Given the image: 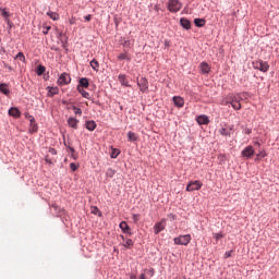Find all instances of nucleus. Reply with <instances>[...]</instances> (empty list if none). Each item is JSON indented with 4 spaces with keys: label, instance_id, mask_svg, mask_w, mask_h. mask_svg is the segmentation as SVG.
Instances as JSON below:
<instances>
[{
    "label": "nucleus",
    "instance_id": "393cba45",
    "mask_svg": "<svg viewBox=\"0 0 279 279\" xmlns=\"http://www.w3.org/2000/svg\"><path fill=\"white\" fill-rule=\"evenodd\" d=\"M28 132L29 134H36V132H38V123H36V120L29 123Z\"/></svg>",
    "mask_w": 279,
    "mask_h": 279
},
{
    "label": "nucleus",
    "instance_id": "79ce46f5",
    "mask_svg": "<svg viewBox=\"0 0 279 279\" xmlns=\"http://www.w3.org/2000/svg\"><path fill=\"white\" fill-rule=\"evenodd\" d=\"M147 274L150 278H154V275L156 274V270L154 268H150L147 270Z\"/></svg>",
    "mask_w": 279,
    "mask_h": 279
},
{
    "label": "nucleus",
    "instance_id": "6e6d98bb",
    "mask_svg": "<svg viewBox=\"0 0 279 279\" xmlns=\"http://www.w3.org/2000/svg\"><path fill=\"white\" fill-rule=\"evenodd\" d=\"M71 157L73 158V160L77 159V155H75V153H72Z\"/></svg>",
    "mask_w": 279,
    "mask_h": 279
},
{
    "label": "nucleus",
    "instance_id": "5701e85b",
    "mask_svg": "<svg viewBox=\"0 0 279 279\" xmlns=\"http://www.w3.org/2000/svg\"><path fill=\"white\" fill-rule=\"evenodd\" d=\"M0 93L5 95V97H10V88H8L7 83H0Z\"/></svg>",
    "mask_w": 279,
    "mask_h": 279
},
{
    "label": "nucleus",
    "instance_id": "ea45409f",
    "mask_svg": "<svg viewBox=\"0 0 279 279\" xmlns=\"http://www.w3.org/2000/svg\"><path fill=\"white\" fill-rule=\"evenodd\" d=\"M70 169H71V171H77V169H80V165H76L75 162H71Z\"/></svg>",
    "mask_w": 279,
    "mask_h": 279
},
{
    "label": "nucleus",
    "instance_id": "4be33fe9",
    "mask_svg": "<svg viewBox=\"0 0 279 279\" xmlns=\"http://www.w3.org/2000/svg\"><path fill=\"white\" fill-rule=\"evenodd\" d=\"M180 25L181 27H183V29H191V20L186 19V17H181L180 19Z\"/></svg>",
    "mask_w": 279,
    "mask_h": 279
},
{
    "label": "nucleus",
    "instance_id": "c85d7f7f",
    "mask_svg": "<svg viewBox=\"0 0 279 279\" xmlns=\"http://www.w3.org/2000/svg\"><path fill=\"white\" fill-rule=\"evenodd\" d=\"M122 245L126 250H132V247H134V241L132 239H126Z\"/></svg>",
    "mask_w": 279,
    "mask_h": 279
},
{
    "label": "nucleus",
    "instance_id": "09e8293b",
    "mask_svg": "<svg viewBox=\"0 0 279 279\" xmlns=\"http://www.w3.org/2000/svg\"><path fill=\"white\" fill-rule=\"evenodd\" d=\"M92 213L93 215H97V213H99V217H101V211H99V208L97 206L94 207V210Z\"/></svg>",
    "mask_w": 279,
    "mask_h": 279
},
{
    "label": "nucleus",
    "instance_id": "6e6552de",
    "mask_svg": "<svg viewBox=\"0 0 279 279\" xmlns=\"http://www.w3.org/2000/svg\"><path fill=\"white\" fill-rule=\"evenodd\" d=\"M165 228H167V219H161V221L157 222L154 226V233L155 234H160V232H162V230H165Z\"/></svg>",
    "mask_w": 279,
    "mask_h": 279
},
{
    "label": "nucleus",
    "instance_id": "864d4df0",
    "mask_svg": "<svg viewBox=\"0 0 279 279\" xmlns=\"http://www.w3.org/2000/svg\"><path fill=\"white\" fill-rule=\"evenodd\" d=\"M251 132H252V129H250V128L244 129V134H250Z\"/></svg>",
    "mask_w": 279,
    "mask_h": 279
},
{
    "label": "nucleus",
    "instance_id": "37998d69",
    "mask_svg": "<svg viewBox=\"0 0 279 279\" xmlns=\"http://www.w3.org/2000/svg\"><path fill=\"white\" fill-rule=\"evenodd\" d=\"M48 151H49V154H51L52 156H57V155H58V150H56V148H53V147H50V148L48 149Z\"/></svg>",
    "mask_w": 279,
    "mask_h": 279
},
{
    "label": "nucleus",
    "instance_id": "a19ab883",
    "mask_svg": "<svg viewBox=\"0 0 279 279\" xmlns=\"http://www.w3.org/2000/svg\"><path fill=\"white\" fill-rule=\"evenodd\" d=\"M214 239H216V241H220V239H223V233H215Z\"/></svg>",
    "mask_w": 279,
    "mask_h": 279
},
{
    "label": "nucleus",
    "instance_id": "c9c22d12",
    "mask_svg": "<svg viewBox=\"0 0 279 279\" xmlns=\"http://www.w3.org/2000/svg\"><path fill=\"white\" fill-rule=\"evenodd\" d=\"M14 60H20V62H25V54L23 52H19Z\"/></svg>",
    "mask_w": 279,
    "mask_h": 279
},
{
    "label": "nucleus",
    "instance_id": "603ef678",
    "mask_svg": "<svg viewBox=\"0 0 279 279\" xmlns=\"http://www.w3.org/2000/svg\"><path fill=\"white\" fill-rule=\"evenodd\" d=\"M64 36H66V35L64 33L60 32L58 34L57 38H59V40H60V38H64Z\"/></svg>",
    "mask_w": 279,
    "mask_h": 279
},
{
    "label": "nucleus",
    "instance_id": "aec40b11",
    "mask_svg": "<svg viewBox=\"0 0 279 279\" xmlns=\"http://www.w3.org/2000/svg\"><path fill=\"white\" fill-rule=\"evenodd\" d=\"M47 90H48L47 97H56V95H59L60 93V88H58V86H54V87L48 86Z\"/></svg>",
    "mask_w": 279,
    "mask_h": 279
},
{
    "label": "nucleus",
    "instance_id": "e433bc0d",
    "mask_svg": "<svg viewBox=\"0 0 279 279\" xmlns=\"http://www.w3.org/2000/svg\"><path fill=\"white\" fill-rule=\"evenodd\" d=\"M25 119H28L29 123H34L36 121V118L34 116L29 114V112L24 113Z\"/></svg>",
    "mask_w": 279,
    "mask_h": 279
},
{
    "label": "nucleus",
    "instance_id": "8fccbe9b",
    "mask_svg": "<svg viewBox=\"0 0 279 279\" xmlns=\"http://www.w3.org/2000/svg\"><path fill=\"white\" fill-rule=\"evenodd\" d=\"M114 25H116V29L119 27V23H121V20L118 17L113 19Z\"/></svg>",
    "mask_w": 279,
    "mask_h": 279
},
{
    "label": "nucleus",
    "instance_id": "a18cd8bd",
    "mask_svg": "<svg viewBox=\"0 0 279 279\" xmlns=\"http://www.w3.org/2000/svg\"><path fill=\"white\" fill-rule=\"evenodd\" d=\"M49 29H51V26H44V31H43L44 36H47V34H49Z\"/></svg>",
    "mask_w": 279,
    "mask_h": 279
},
{
    "label": "nucleus",
    "instance_id": "e2e57ef3",
    "mask_svg": "<svg viewBox=\"0 0 279 279\" xmlns=\"http://www.w3.org/2000/svg\"><path fill=\"white\" fill-rule=\"evenodd\" d=\"M262 159H263L262 157H258V155H256L255 160H262Z\"/></svg>",
    "mask_w": 279,
    "mask_h": 279
},
{
    "label": "nucleus",
    "instance_id": "b1692460",
    "mask_svg": "<svg viewBox=\"0 0 279 279\" xmlns=\"http://www.w3.org/2000/svg\"><path fill=\"white\" fill-rule=\"evenodd\" d=\"M77 86H80V88H88V86H90V82L88 81V78L82 77L78 80Z\"/></svg>",
    "mask_w": 279,
    "mask_h": 279
},
{
    "label": "nucleus",
    "instance_id": "bf43d9fd",
    "mask_svg": "<svg viewBox=\"0 0 279 279\" xmlns=\"http://www.w3.org/2000/svg\"><path fill=\"white\" fill-rule=\"evenodd\" d=\"M140 279H147V278L145 277V274H141Z\"/></svg>",
    "mask_w": 279,
    "mask_h": 279
},
{
    "label": "nucleus",
    "instance_id": "20e7f679",
    "mask_svg": "<svg viewBox=\"0 0 279 279\" xmlns=\"http://www.w3.org/2000/svg\"><path fill=\"white\" fill-rule=\"evenodd\" d=\"M204 186V183L199 180L190 181L186 185L187 193H193V191H199Z\"/></svg>",
    "mask_w": 279,
    "mask_h": 279
},
{
    "label": "nucleus",
    "instance_id": "774afa93",
    "mask_svg": "<svg viewBox=\"0 0 279 279\" xmlns=\"http://www.w3.org/2000/svg\"><path fill=\"white\" fill-rule=\"evenodd\" d=\"M64 147H70L69 144L66 142H64Z\"/></svg>",
    "mask_w": 279,
    "mask_h": 279
},
{
    "label": "nucleus",
    "instance_id": "2eb2a0df",
    "mask_svg": "<svg viewBox=\"0 0 279 279\" xmlns=\"http://www.w3.org/2000/svg\"><path fill=\"white\" fill-rule=\"evenodd\" d=\"M196 122L198 125H208L210 123V119L206 114L198 116L196 118Z\"/></svg>",
    "mask_w": 279,
    "mask_h": 279
},
{
    "label": "nucleus",
    "instance_id": "13d9d810",
    "mask_svg": "<svg viewBox=\"0 0 279 279\" xmlns=\"http://www.w3.org/2000/svg\"><path fill=\"white\" fill-rule=\"evenodd\" d=\"M122 241L125 243V241H128V239L125 238V235H120Z\"/></svg>",
    "mask_w": 279,
    "mask_h": 279
},
{
    "label": "nucleus",
    "instance_id": "6ab92c4d",
    "mask_svg": "<svg viewBox=\"0 0 279 279\" xmlns=\"http://www.w3.org/2000/svg\"><path fill=\"white\" fill-rule=\"evenodd\" d=\"M85 128L88 130V132H95L97 129V122H95V120H87L85 122Z\"/></svg>",
    "mask_w": 279,
    "mask_h": 279
},
{
    "label": "nucleus",
    "instance_id": "4c0bfd02",
    "mask_svg": "<svg viewBox=\"0 0 279 279\" xmlns=\"http://www.w3.org/2000/svg\"><path fill=\"white\" fill-rule=\"evenodd\" d=\"M72 110L74 111L75 114H78V117H82V109L76 106H72Z\"/></svg>",
    "mask_w": 279,
    "mask_h": 279
},
{
    "label": "nucleus",
    "instance_id": "f3484780",
    "mask_svg": "<svg viewBox=\"0 0 279 279\" xmlns=\"http://www.w3.org/2000/svg\"><path fill=\"white\" fill-rule=\"evenodd\" d=\"M172 101L175 108H184V98H182L181 96H174L172 98Z\"/></svg>",
    "mask_w": 279,
    "mask_h": 279
},
{
    "label": "nucleus",
    "instance_id": "58836bf2",
    "mask_svg": "<svg viewBox=\"0 0 279 279\" xmlns=\"http://www.w3.org/2000/svg\"><path fill=\"white\" fill-rule=\"evenodd\" d=\"M122 45L130 49V47H132V41L130 39L124 38Z\"/></svg>",
    "mask_w": 279,
    "mask_h": 279
},
{
    "label": "nucleus",
    "instance_id": "473e14b6",
    "mask_svg": "<svg viewBox=\"0 0 279 279\" xmlns=\"http://www.w3.org/2000/svg\"><path fill=\"white\" fill-rule=\"evenodd\" d=\"M62 49H66L69 47V37L64 36V38H60Z\"/></svg>",
    "mask_w": 279,
    "mask_h": 279
},
{
    "label": "nucleus",
    "instance_id": "2f4dec72",
    "mask_svg": "<svg viewBox=\"0 0 279 279\" xmlns=\"http://www.w3.org/2000/svg\"><path fill=\"white\" fill-rule=\"evenodd\" d=\"M118 60H126L128 62H130L132 60V57H130V54H128V52H124V53H120L118 56Z\"/></svg>",
    "mask_w": 279,
    "mask_h": 279
},
{
    "label": "nucleus",
    "instance_id": "f8f14e48",
    "mask_svg": "<svg viewBox=\"0 0 279 279\" xmlns=\"http://www.w3.org/2000/svg\"><path fill=\"white\" fill-rule=\"evenodd\" d=\"M0 15L4 19L5 23L12 27V21H10V12L7 8L0 7Z\"/></svg>",
    "mask_w": 279,
    "mask_h": 279
},
{
    "label": "nucleus",
    "instance_id": "0eeeda50",
    "mask_svg": "<svg viewBox=\"0 0 279 279\" xmlns=\"http://www.w3.org/2000/svg\"><path fill=\"white\" fill-rule=\"evenodd\" d=\"M59 86H66V84H71V75L64 72L58 78Z\"/></svg>",
    "mask_w": 279,
    "mask_h": 279
},
{
    "label": "nucleus",
    "instance_id": "a211bd4d",
    "mask_svg": "<svg viewBox=\"0 0 279 279\" xmlns=\"http://www.w3.org/2000/svg\"><path fill=\"white\" fill-rule=\"evenodd\" d=\"M199 69L203 75H208V73H210V65H208L206 61L201 62Z\"/></svg>",
    "mask_w": 279,
    "mask_h": 279
},
{
    "label": "nucleus",
    "instance_id": "dca6fc26",
    "mask_svg": "<svg viewBox=\"0 0 279 279\" xmlns=\"http://www.w3.org/2000/svg\"><path fill=\"white\" fill-rule=\"evenodd\" d=\"M68 125H69V128H72V130H77V128L80 125V120H77L74 117H70L68 119Z\"/></svg>",
    "mask_w": 279,
    "mask_h": 279
},
{
    "label": "nucleus",
    "instance_id": "9d476101",
    "mask_svg": "<svg viewBox=\"0 0 279 279\" xmlns=\"http://www.w3.org/2000/svg\"><path fill=\"white\" fill-rule=\"evenodd\" d=\"M255 150H254V146L250 145L246 146L242 151H241V156L243 158H252V156H254Z\"/></svg>",
    "mask_w": 279,
    "mask_h": 279
},
{
    "label": "nucleus",
    "instance_id": "4468645a",
    "mask_svg": "<svg viewBox=\"0 0 279 279\" xmlns=\"http://www.w3.org/2000/svg\"><path fill=\"white\" fill-rule=\"evenodd\" d=\"M9 117H13V119H21V109L17 107H11L8 111Z\"/></svg>",
    "mask_w": 279,
    "mask_h": 279
},
{
    "label": "nucleus",
    "instance_id": "0e129e2a",
    "mask_svg": "<svg viewBox=\"0 0 279 279\" xmlns=\"http://www.w3.org/2000/svg\"><path fill=\"white\" fill-rule=\"evenodd\" d=\"M130 279H136L135 275H131Z\"/></svg>",
    "mask_w": 279,
    "mask_h": 279
},
{
    "label": "nucleus",
    "instance_id": "de8ad7c7",
    "mask_svg": "<svg viewBox=\"0 0 279 279\" xmlns=\"http://www.w3.org/2000/svg\"><path fill=\"white\" fill-rule=\"evenodd\" d=\"M232 252H234V251H228V252H226L225 253V258H231L232 257Z\"/></svg>",
    "mask_w": 279,
    "mask_h": 279
},
{
    "label": "nucleus",
    "instance_id": "c756f323",
    "mask_svg": "<svg viewBox=\"0 0 279 279\" xmlns=\"http://www.w3.org/2000/svg\"><path fill=\"white\" fill-rule=\"evenodd\" d=\"M93 71H96V73L99 71V61H97V59H93L90 62H89Z\"/></svg>",
    "mask_w": 279,
    "mask_h": 279
},
{
    "label": "nucleus",
    "instance_id": "a878e982",
    "mask_svg": "<svg viewBox=\"0 0 279 279\" xmlns=\"http://www.w3.org/2000/svg\"><path fill=\"white\" fill-rule=\"evenodd\" d=\"M194 25H195V27H205L206 20L196 17V19H194Z\"/></svg>",
    "mask_w": 279,
    "mask_h": 279
},
{
    "label": "nucleus",
    "instance_id": "3c124183",
    "mask_svg": "<svg viewBox=\"0 0 279 279\" xmlns=\"http://www.w3.org/2000/svg\"><path fill=\"white\" fill-rule=\"evenodd\" d=\"M84 20L90 22L93 20V15L88 14L84 16Z\"/></svg>",
    "mask_w": 279,
    "mask_h": 279
},
{
    "label": "nucleus",
    "instance_id": "412c9836",
    "mask_svg": "<svg viewBox=\"0 0 279 279\" xmlns=\"http://www.w3.org/2000/svg\"><path fill=\"white\" fill-rule=\"evenodd\" d=\"M76 90L84 97V99H88L89 101H93V97H90V94L84 89V87L76 86Z\"/></svg>",
    "mask_w": 279,
    "mask_h": 279
},
{
    "label": "nucleus",
    "instance_id": "f03ea898",
    "mask_svg": "<svg viewBox=\"0 0 279 279\" xmlns=\"http://www.w3.org/2000/svg\"><path fill=\"white\" fill-rule=\"evenodd\" d=\"M182 7L183 4L180 0H168L167 9L173 14L180 12L182 10Z\"/></svg>",
    "mask_w": 279,
    "mask_h": 279
},
{
    "label": "nucleus",
    "instance_id": "f704fd0d",
    "mask_svg": "<svg viewBox=\"0 0 279 279\" xmlns=\"http://www.w3.org/2000/svg\"><path fill=\"white\" fill-rule=\"evenodd\" d=\"M119 154H121V150L119 148H112L110 158H119Z\"/></svg>",
    "mask_w": 279,
    "mask_h": 279
},
{
    "label": "nucleus",
    "instance_id": "72a5a7b5",
    "mask_svg": "<svg viewBox=\"0 0 279 279\" xmlns=\"http://www.w3.org/2000/svg\"><path fill=\"white\" fill-rule=\"evenodd\" d=\"M117 174V170L112 169V168H109L107 169L106 171V177L107 178H114V175Z\"/></svg>",
    "mask_w": 279,
    "mask_h": 279
},
{
    "label": "nucleus",
    "instance_id": "9b49d317",
    "mask_svg": "<svg viewBox=\"0 0 279 279\" xmlns=\"http://www.w3.org/2000/svg\"><path fill=\"white\" fill-rule=\"evenodd\" d=\"M119 228L123 232V234H128L129 236H132V234H134V232H132V228H130V226L125 221H121Z\"/></svg>",
    "mask_w": 279,
    "mask_h": 279
},
{
    "label": "nucleus",
    "instance_id": "ddd939ff",
    "mask_svg": "<svg viewBox=\"0 0 279 279\" xmlns=\"http://www.w3.org/2000/svg\"><path fill=\"white\" fill-rule=\"evenodd\" d=\"M118 82H120L121 86H124V88H132V85L128 82V75L125 74L118 75Z\"/></svg>",
    "mask_w": 279,
    "mask_h": 279
},
{
    "label": "nucleus",
    "instance_id": "5fc2aeb1",
    "mask_svg": "<svg viewBox=\"0 0 279 279\" xmlns=\"http://www.w3.org/2000/svg\"><path fill=\"white\" fill-rule=\"evenodd\" d=\"M69 151H71V154H75V148L68 146Z\"/></svg>",
    "mask_w": 279,
    "mask_h": 279
},
{
    "label": "nucleus",
    "instance_id": "39448f33",
    "mask_svg": "<svg viewBox=\"0 0 279 279\" xmlns=\"http://www.w3.org/2000/svg\"><path fill=\"white\" fill-rule=\"evenodd\" d=\"M174 245H189L191 243V234L179 235L173 239Z\"/></svg>",
    "mask_w": 279,
    "mask_h": 279
},
{
    "label": "nucleus",
    "instance_id": "423d86ee",
    "mask_svg": "<svg viewBox=\"0 0 279 279\" xmlns=\"http://www.w3.org/2000/svg\"><path fill=\"white\" fill-rule=\"evenodd\" d=\"M136 82L141 93H147V90H149V81H147V77H137Z\"/></svg>",
    "mask_w": 279,
    "mask_h": 279
},
{
    "label": "nucleus",
    "instance_id": "338daca9",
    "mask_svg": "<svg viewBox=\"0 0 279 279\" xmlns=\"http://www.w3.org/2000/svg\"><path fill=\"white\" fill-rule=\"evenodd\" d=\"M54 210H58V205H52Z\"/></svg>",
    "mask_w": 279,
    "mask_h": 279
},
{
    "label": "nucleus",
    "instance_id": "4d7b16f0",
    "mask_svg": "<svg viewBox=\"0 0 279 279\" xmlns=\"http://www.w3.org/2000/svg\"><path fill=\"white\" fill-rule=\"evenodd\" d=\"M5 69H8L9 71H12V66L8 65L7 63H4Z\"/></svg>",
    "mask_w": 279,
    "mask_h": 279
},
{
    "label": "nucleus",
    "instance_id": "69168bd1",
    "mask_svg": "<svg viewBox=\"0 0 279 279\" xmlns=\"http://www.w3.org/2000/svg\"><path fill=\"white\" fill-rule=\"evenodd\" d=\"M63 49H64L65 53H69V47L63 48Z\"/></svg>",
    "mask_w": 279,
    "mask_h": 279
},
{
    "label": "nucleus",
    "instance_id": "7ed1b4c3",
    "mask_svg": "<svg viewBox=\"0 0 279 279\" xmlns=\"http://www.w3.org/2000/svg\"><path fill=\"white\" fill-rule=\"evenodd\" d=\"M253 69L262 73H267V71H269V63L259 59L253 62Z\"/></svg>",
    "mask_w": 279,
    "mask_h": 279
},
{
    "label": "nucleus",
    "instance_id": "cd10ccee",
    "mask_svg": "<svg viewBox=\"0 0 279 279\" xmlns=\"http://www.w3.org/2000/svg\"><path fill=\"white\" fill-rule=\"evenodd\" d=\"M47 16H49V19H51L52 21H59L60 20V14L49 10L47 12Z\"/></svg>",
    "mask_w": 279,
    "mask_h": 279
},
{
    "label": "nucleus",
    "instance_id": "f257e3e1",
    "mask_svg": "<svg viewBox=\"0 0 279 279\" xmlns=\"http://www.w3.org/2000/svg\"><path fill=\"white\" fill-rule=\"evenodd\" d=\"M225 106H231L233 110H241V100L239 96H228V99L225 102Z\"/></svg>",
    "mask_w": 279,
    "mask_h": 279
},
{
    "label": "nucleus",
    "instance_id": "7c9ffc66",
    "mask_svg": "<svg viewBox=\"0 0 279 279\" xmlns=\"http://www.w3.org/2000/svg\"><path fill=\"white\" fill-rule=\"evenodd\" d=\"M45 71H47V68L45 65H43V64L37 65L36 74L38 76L43 75L45 73Z\"/></svg>",
    "mask_w": 279,
    "mask_h": 279
},
{
    "label": "nucleus",
    "instance_id": "052dcab7",
    "mask_svg": "<svg viewBox=\"0 0 279 279\" xmlns=\"http://www.w3.org/2000/svg\"><path fill=\"white\" fill-rule=\"evenodd\" d=\"M62 104H63V106H66L69 104V101L62 100Z\"/></svg>",
    "mask_w": 279,
    "mask_h": 279
},
{
    "label": "nucleus",
    "instance_id": "1a4fd4ad",
    "mask_svg": "<svg viewBox=\"0 0 279 279\" xmlns=\"http://www.w3.org/2000/svg\"><path fill=\"white\" fill-rule=\"evenodd\" d=\"M219 134L221 136H232V134H234V124H231L228 128H221Z\"/></svg>",
    "mask_w": 279,
    "mask_h": 279
},
{
    "label": "nucleus",
    "instance_id": "c03bdc74",
    "mask_svg": "<svg viewBox=\"0 0 279 279\" xmlns=\"http://www.w3.org/2000/svg\"><path fill=\"white\" fill-rule=\"evenodd\" d=\"M257 155L258 158H265L267 156V153L265 150H259Z\"/></svg>",
    "mask_w": 279,
    "mask_h": 279
},
{
    "label": "nucleus",
    "instance_id": "49530a36",
    "mask_svg": "<svg viewBox=\"0 0 279 279\" xmlns=\"http://www.w3.org/2000/svg\"><path fill=\"white\" fill-rule=\"evenodd\" d=\"M45 162H47V165H53V161L51 160V158H49V155L45 156Z\"/></svg>",
    "mask_w": 279,
    "mask_h": 279
},
{
    "label": "nucleus",
    "instance_id": "bb28decb",
    "mask_svg": "<svg viewBox=\"0 0 279 279\" xmlns=\"http://www.w3.org/2000/svg\"><path fill=\"white\" fill-rule=\"evenodd\" d=\"M128 138L131 143H136V141H138V136L132 131L128 132Z\"/></svg>",
    "mask_w": 279,
    "mask_h": 279
},
{
    "label": "nucleus",
    "instance_id": "680f3d73",
    "mask_svg": "<svg viewBox=\"0 0 279 279\" xmlns=\"http://www.w3.org/2000/svg\"><path fill=\"white\" fill-rule=\"evenodd\" d=\"M165 47H169V41L168 40L165 41Z\"/></svg>",
    "mask_w": 279,
    "mask_h": 279
}]
</instances>
